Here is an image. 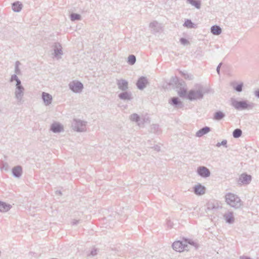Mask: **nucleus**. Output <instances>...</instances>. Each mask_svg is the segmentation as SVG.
Instances as JSON below:
<instances>
[{
  "instance_id": "58836bf2",
  "label": "nucleus",
  "mask_w": 259,
  "mask_h": 259,
  "mask_svg": "<svg viewBox=\"0 0 259 259\" xmlns=\"http://www.w3.org/2000/svg\"><path fill=\"white\" fill-rule=\"evenodd\" d=\"M221 146H223L224 147L227 148V141L226 140H223L221 142H218L216 146L219 147Z\"/></svg>"
},
{
  "instance_id": "f704fd0d",
  "label": "nucleus",
  "mask_w": 259,
  "mask_h": 259,
  "mask_svg": "<svg viewBox=\"0 0 259 259\" xmlns=\"http://www.w3.org/2000/svg\"><path fill=\"white\" fill-rule=\"evenodd\" d=\"M242 132L240 128H236L233 132V136L234 138H239L242 135Z\"/></svg>"
},
{
  "instance_id": "6ab92c4d",
  "label": "nucleus",
  "mask_w": 259,
  "mask_h": 259,
  "mask_svg": "<svg viewBox=\"0 0 259 259\" xmlns=\"http://www.w3.org/2000/svg\"><path fill=\"white\" fill-rule=\"evenodd\" d=\"M41 98L43 100L44 104L46 106H49L50 105L53 100L52 96L47 93L42 92L41 94Z\"/></svg>"
},
{
  "instance_id": "4468645a",
  "label": "nucleus",
  "mask_w": 259,
  "mask_h": 259,
  "mask_svg": "<svg viewBox=\"0 0 259 259\" xmlns=\"http://www.w3.org/2000/svg\"><path fill=\"white\" fill-rule=\"evenodd\" d=\"M168 103L174 106L175 108H183L184 105L182 102L179 99L178 97H172L171 98Z\"/></svg>"
},
{
  "instance_id": "f3484780",
  "label": "nucleus",
  "mask_w": 259,
  "mask_h": 259,
  "mask_svg": "<svg viewBox=\"0 0 259 259\" xmlns=\"http://www.w3.org/2000/svg\"><path fill=\"white\" fill-rule=\"evenodd\" d=\"M149 27L151 29V31L153 33L160 32L162 28L161 24L156 21L151 22L149 24Z\"/></svg>"
},
{
  "instance_id": "20e7f679",
  "label": "nucleus",
  "mask_w": 259,
  "mask_h": 259,
  "mask_svg": "<svg viewBox=\"0 0 259 259\" xmlns=\"http://www.w3.org/2000/svg\"><path fill=\"white\" fill-rule=\"evenodd\" d=\"M201 88H199L197 91L190 90L187 94V99L190 101L202 99L203 98V93Z\"/></svg>"
},
{
  "instance_id": "09e8293b",
  "label": "nucleus",
  "mask_w": 259,
  "mask_h": 259,
  "mask_svg": "<svg viewBox=\"0 0 259 259\" xmlns=\"http://www.w3.org/2000/svg\"><path fill=\"white\" fill-rule=\"evenodd\" d=\"M239 258L240 259H251L250 257L247 256H245V255L240 256Z\"/></svg>"
},
{
  "instance_id": "f03ea898",
  "label": "nucleus",
  "mask_w": 259,
  "mask_h": 259,
  "mask_svg": "<svg viewBox=\"0 0 259 259\" xmlns=\"http://www.w3.org/2000/svg\"><path fill=\"white\" fill-rule=\"evenodd\" d=\"M225 200L227 204L236 209L240 208L243 204L240 198L236 194L228 193L225 195Z\"/></svg>"
},
{
  "instance_id": "72a5a7b5",
  "label": "nucleus",
  "mask_w": 259,
  "mask_h": 259,
  "mask_svg": "<svg viewBox=\"0 0 259 259\" xmlns=\"http://www.w3.org/2000/svg\"><path fill=\"white\" fill-rule=\"evenodd\" d=\"M187 90L185 87L180 89V90L178 91V95L182 98H187Z\"/></svg>"
},
{
  "instance_id": "6e6552de",
  "label": "nucleus",
  "mask_w": 259,
  "mask_h": 259,
  "mask_svg": "<svg viewBox=\"0 0 259 259\" xmlns=\"http://www.w3.org/2000/svg\"><path fill=\"white\" fill-rule=\"evenodd\" d=\"M197 173L199 176L203 178H208L210 176V171L209 169L204 166L198 167L197 169Z\"/></svg>"
},
{
  "instance_id": "f257e3e1",
  "label": "nucleus",
  "mask_w": 259,
  "mask_h": 259,
  "mask_svg": "<svg viewBox=\"0 0 259 259\" xmlns=\"http://www.w3.org/2000/svg\"><path fill=\"white\" fill-rule=\"evenodd\" d=\"M231 101V105L237 110H250L255 106L254 103L247 100L238 101L232 98Z\"/></svg>"
},
{
  "instance_id": "423d86ee",
  "label": "nucleus",
  "mask_w": 259,
  "mask_h": 259,
  "mask_svg": "<svg viewBox=\"0 0 259 259\" xmlns=\"http://www.w3.org/2000/svg\"><path fill=\"white\" fill-rule=\"evenodd\" d=\"M69 88L73 92L80 93L83 89V85L80 81L73 80L69 83Z\"/></svg>"
},
{
  "instance_id": "412c9836",
  "label": "nucleus",
  "mask_w": 259,
  "mask_h": 259,
  "mask_svg": "<svg viewBox=\"0 0 259 259\" xmlns=\"http://www.w3.org/2000/svg\"><path fill=\"white\" fill-rule=\"evenodd\" d=\"M12 172L14 177L19 178L22 174V168L20 165H17L12 168Z\"/></svg>"
},
{
  "instance_id": "f8f14e48",
  "label": "nucleus",
  "mask_w": 259,
  "mask_h": 259,
  "mask_svg": "<svg viewBox=\"0 0 259 259\" xmlns=\"http://www.w3.org/2000/svg\"><path fill=\"white\" fill-rule=\"evenodd\" d=\"M54 51V56L55 57L60 58L59 56L63 55L62 47L59 42H55L53 46Z\"/></svg>"
},
{
  "instance_id": "49530a36",
  "label": "nucleus",
  "mask_w": 259,
  "mask_h": 259,
  "mask_svg": "<svg viewBox=\"0 0 259 259\" xmlns=\"http://www.w3.org/2000/svg\"><path fill=\"white\" fill-rule=\"evenodd\" d=\"M79 220H74L72 222V225H76L79 223Z\"/></svg>"
},
{
  "instance_id": "a211bd4d",
  "label": "nucleus",
  "mask_w": 259,
  "mask_h": 259,
  "mask_svg": "<svg viewBox=\"0 0 259 259\" xmlns=\"http://www.w3.org/2000/svg\"><path fill=\"white\" fill-rule=\"evenodd\" d=\"M50 130L54 133H59L64 130L63 125L61 123L56 122L51 124Z\"/></svg>"
},
{
  "instance_id": "5701e85b",
  "label": "nucleus",
  "mask_w": 259,
  "mask_h": 259,
  "mask_svg": "<svg viewBox=\"0 0 259 259\" xmlns=\"http://www.w3.org/2000/svg\"><path fill=\"white\" fill-rule=\"evenodd\" d=\"M12 207V206L5 202L0 201V212H6L8 211Z\"/></svg>"
},
{
  "instance_id": "a19ab883",
  "label": "nucleus",
  "mask_w": 259,
  "mask_h": 259,
  "mask_svg": "<svg viewBox=\"0 0 259 259\" xmlns=\"http://www.w3.org/2000/svg\"><path fill=\"white\" fill-rule=\"evenodd\" d=\"M150 121V118L149 117H144L141 119V125H144L145 123L148 122L149 123Z\"/></svg>"
},
{
  "instance_id": "ea45409f",
  "label": "nucleus",
  "mask_w": 259,
  "mask_h": 259,
  "mask_svg": "<svg viewBox=\"0 0 259 259\" xmlns=\"http://www.w3.org/2000/svg\"><path fill=\"white\" fill-rule=\"evenodd\" d=\"M180 42H181V44L182 45H183L184 46H186L190 44L188 40L184 37H182L180 39Z\"/></svg>"
},
{
  "instance_id": "2eb2a0df",
  "label": "nucleus",
  "mask_w": 259,
  "mask_h": 259,
  "mask_svg": "<svg viewBox=\"0 0 259 259\" xmlns=\"http://www.w3.org/2000/svg\"><path fill=\"white\" fill-rule=\"evenodd\" d=\"M206 188L200 184L195 185L193 187L194 193L198 196L203 195L205 193Z\"/></svg>"
},
{
  "instance_id": "cd10ccee",
  "label": "nucleus",
  "mask_w": 259,
  "mask_h": 259,
  "mask_svg": "<svg viewBox=\"0 0 259 259\" xmlns=\"http://www.w3.org/2000/svg\"><path fill=\"white\" fill-rule=\"evenodd\" d=\"M225 117V114L221 111H218L213 114V119L215 120H221Z\"/></svg>"
},
{
  "instance_id": "9d476101",
  "label": "nucleus",
  "mask_w": 259,
  "mask_h": 259,
  "mask_svg": "<svg viewBox=\"0 0 259 259\" xmlns=\"http://www.w3.org/2000/svg\"><path fill=\"white\" fill-rule=\"evenodd\" d=\"M149 83L148 80L146 77L141 76L138 79L136 85L138 89L140 90H144Z\"/></svg>"
},
{
  "instance_id": "1a4fd4ad",
  "label": "nucleus",
  "mask_w": 259,
  "mask_h": 259,
  "mask_svg": "<svg viewBox=\"0 0 259 259\" xmlns=\"http://www.w3.org/2000/svg\"><path fill=\"white\" fill-rule=\"evenodd\" d=\"M170 84L175 85L177 88L181 89L185 87L186 83L182 79L179 78L177 76L172 77L170 81Z\"/></svg>"
},
{
  "instance_id": "79ce46f5",
  "label": "nucleus",
  "mask_w": 259,
  "mask_h": 259,
  "mask_svg": "<svg viewBox=\"0 0 259 259\" xmlns=\"http://www.w3.org/2000/svg\"><path fill=\"white\" fill-rule=\"evenodd\" d=\"M20 64L19 62V61H17L16 62V65H15V73L16 74H19L20 72V70L19 69V67H18V65Z\"/></svg>"
},
{
  "instance_id": "aec40b11",
  "label": "nucleus",
  "mask_w": 259,
  "mask_h": 259,
  "mask_svg": "<svg viewBox=\"0 0 259 259\" xmlns=\"http://www.w3.org/2000/svg\"><path fill=\"white\" fill-rule=\"evenodd\" d=\"M117 85L119 90L125 91L128 89V82L124 79H118L117 80Z\"/></svg>"
},
{
  "instance_id": "b1692460",
  "label": "nucleus",
  "mask_w": 259,
  "mask_h": 259,
  "mask_svg": "<svg viewBox=\"0 0 259 259\" xmlns=\"http://www.w3.org/2000/svg\"><path fill=\"white\" fill-rule=\"evenodd\" d=\"M219 208L218 202L209 201L207 203V209L208 210H216Z\"/></svg>"
},
{
  "instance_id": "4c0bfd02",
  "label": "nucleus",
  "mask_w": 259,
  "mask_h": 259,
  "mask_svg": "<svg viewBox=\"0 0 259 259\" xmlns=\"http://www.w3.org/2000/svg\"><path fill=\"white\" fill-rule=\"evenodd\" d=\"M16 81V84H19L20 83H21V80H20V79L18 78V77L17 76V75L15 74L12 75L11 76V77L10 79V82H13V81Z\"/></svg>"
},
{
  "instance_id": "c85d7f7f",
  "label": "nucleus",
  "mask_w": 259,
  "mask_h": 259,
  "mask_svg": "<svg viewBox=\"0 0 259 259\" xmlns=\"http://www.w3.org/2000/svg\"><path fill=\"white\" fill-rule=\"evenodd\" d=\"M188 4H191L197 9L201 8V1L200 0H186Z\"/></svg>"
},
{
  "instance_id": "bb28decb",
  "label": "nucleus",
  "mask_w": 259,
  "mask_h": 259,
  "mask_svg": "<svg viewBox=\"0 0 259 259\" xmlns=\"http://www.w3.org/2000/svg\"><path fill=\"white\" fill-rule=\"evenodd\" d=\"M130 119L132 121L137 123L139 126H141V118L138 114H132L130 116Z\"/></svg>"
},
{
  "instance_id": "0eeeda50",
  "label": "nucleus",
  "mask_w": 259,
  "mask_h": 259,
  "mask_svg": "<svg viewBox=\"0 0 259 259\" xmlns=\"http://www.w3.org/2000/svg\"><path fill=\"white\" fill-rule=\"evenodd\" d=\"M172 248L178 252H182L184 250H188V245L183 241H177L174 242L172 244Z\"/></svg>"
},
{
  "instance_id": "473e14b6",
  "label": "nucleus",
  "mask_w": 259,
  "mask_h": 259,
  "mask_svg": "<svg viewBox=\"0 0 259 259\" xmlns=\"http://www.w3.org/2000/svg\"><path fill=\"white\" fill-rule=\"evenodd\" d=\"M233 89L237 92H241L242 91L243 87V83L242 82L239 83H234L233 85Z\"/></svg>"
},
{
  "instance_id": "a18cd8bd",
  "label": "nucleus",
  "mask_w": 259,
  "mask_h": 259,
  "mask_svg": "<svg viewBox=\"0 0 259 259\" xmlns=\"http://www.w3.org/2000/svg\"><path fill=\"white\" fill-rule=\"evenodd\" d=\"M152 126V129H153L154 131H156L158 128V124H154Z\"/></svg>"
},
{
  "instance_id": "3c124183",
  "label": "nucleus",
  "mask_w": 259,
  "mask_h": 259,
  "mask_svg": "<svg viewBox=\"0 0 259 259\" xmlns=\"http://www.w3.org/2000/svg\"><path fill=\"white\" fill-rule=\"evenodd\" d=\"M56 194H59V195H62V192L60 191H57L56 192Z\"/></svg>"
},
{
  "instance_id": "9b49d317",
  "label": "nucleus",
  "mask_w": 259,
  "mask_h": 259,
  "mask_svg": "<svg viewBox=\"0 0 259 259\" xmlns=\"http://www.w3.org/2000/svg\"><path fill=\"white\" fill-rule=\"evenodd\" d=\"M251 179L252 177L250 175L243 173L240 176L238 180V183L239 184L247 185L250 183Z\"/></svg>"
},
{
  "instance_id": "603ef678",
  "label": "nucleus",
  "mask_w": 259,
  "mask_h": 259,
  "mask_svg": "<svg viewBox=\"0 0 259 259\" xmlns=\"http://www.w3.org/2000/svg\"><path fill=\"white\" fill-rule=\"evenodd\" d=\"M159 148H160V147H158V146H156L155 147V149L156 150H157V151H159Z\"/></svg>"
},
{
  "instance_id": "c9c22d12",
  "label": "nucleus",
  "mask_w": 259,
  "mask_h": 259,
  "mask_svg": "<svg viewBox=\"0 0 259 259\" xmlns=\"http://www.w3.org/2000/svg\"><path fill=\"white\" fill-rule=\"evenodd\" d=\"M136 62V57L134 55H130L128 56L127 58V63L131 65H133L135 64Z\"/></svg>"
},
{
  "instance_id": "39448f33",
  "label": "nucleus",
  "mask_w": 259,
  "mask_h": 259,
  "mask_svg": "<svg viewBox=\"0 0 259 259\" xmlns=\"http://www.w3.org/2000/svg\"><path fill=\"white\" fill-rule=\"evenodd\" d=\"M16 88L15 90V98L18 103H22V99L24 95L25 89L24 87L20 83L15 85Z\"/></svg>"
},
{
  "instance_id": "ddd939ff",
  "label": "nucleus",
  "mask_w": 259,
  "mask_h": 259,
  "mask_svg": "<svg viewBox=\"0 0 259 259\" xmlns=\"http://www.w3.org/2000/svg\"><path fill=\"white\" fill-rule=\"evenodd\" d=\"M223 218L227 224H232L235 222V217L233 211H227L224 214Z\"/></svg>"
},
{
  "instance_id": "de8ad7c7",
  "label": "nucleus",
  "mask_w": 259,
  "mask_h": 259,
  "mask_svg": "<svg viewBox=\"0 0 259 259\" xmlns=\"http://www.w3.org/2000/svg\"><path fill=\"white\" fill-rule=\"evenodd\" d=\"M254 95H255V97H256L257 98H259V89L256 90L254 92Z\"/></svg>"
},
{
  "instance_id": "dca6fc26",
  "label": "nucleus",
  "mask_w": 259,
  "mask_h": 259,
  "mask_svg": "<svg viewBox=\"0 0 259 259\" xmlns=\"http://www.w3.org/2000/svg\"><path fill=\"white\" fill-rule=\"evenodd\" d=\"M118 97L120 100L124 101H131L133 98L132 93L127 91H122L118 94Z\"/></svg>"
},
{
  "instance_id": "2f4dec72",
  "label": "nucleus",
  "mask_w": 259,
  "mask_h": 259,
  "mask_svg": "<svg viewBox=\"0 0 259 259\" xmlns=\"http://www.w3.org/2000/svg\"><path fill=\"white\" fill-rule=\"evenodd\" d=\"M70 19L72 21H79L81 19V16L80 14L72 13L70 15Z\"/></svg>"
},
{
  "instance_id": "37998d69",
  "label": "nucleus",
  "mask_w": 259,
  "mask_h": 259,
  "mask_svg": "<svg viewBox=\"0 0 259 259\" xmlns=\"http://www.w3.org/2000/svg\"><path fill=\"white\" fill-rule=\"evenodd\" d=\"M97 249L96 248H93L91 251L90 255H92V256H94L97 254Z\"/></svg>"
},
{
  "instance_id": "a878e982",
  "label": "nucleus",
  "mask_w": 259,
  "mask_h": 259,
  "mask_svg": "<svg viewBox=\"0 0 259 259\" xmlns=\"http://www.w3.org/2000/svg\"><path fill=\"white\" fill-rule=\"evenodd\" d=\"M12 10L16 12H19L22 8V4L19 2H16L12 4Z\"/></svg>"
},
{
  "instance_id": "e433bc0d",
  "label": "nucleus",
  "mask_w": 259,
  "mask_h": 259,
  "mask_svg": "<svg viewBox=\"0 0 259 259\" xmlns=\"http://www.w3.org/2000/svg\"><path fill=\"white\" fill-rule=\"evenodd\" d=\"M181 75L186 79L188 80H192L193 79V76L192 75L188 74L187 73H185L183 71H180Z\"/></svg>"
},
{
  "instance_id": "c03bdc74",
  "label": "nucleus",
  "mask_w": 259,
  "mask_h": 259,
  "mask_svg": "<svg viewBox=\"0 0 259 259\" xmlns=\"http://www.w3.org/2000/svg\"><path fill=\"white\" fill-rule=\"evenodd\" d=\"M222 64V63H220L218 65V66H217V73H218L219 74H220V67H221V66Z\"/></svg>"
},
{
  "instance_id": "8fccbe9b",
  "label": "nucleus",
  "mask_w": 259,
  "mask_h": 259,
  "mask_svg": "<svg viewBox=\"0 0 259 259\" xmlns=\"http://www.w3.org/2000/svg\"><path fill=\"white\" fill-rule=\"evenodd\" d=\"M167 225H168V226H169L170 227H172V223L171 222V221L170 220L167 221Z\"/></svg>"
},
{
  "instance_id": "c756f323",
  "label": "nucleus",
  "mask_w": 259,
  "mask_h": 259,
  "mask_svg": "<svg viewBox=\"0 0 259 259\" xmlns=\"http://www.w3.org/2000/svg\"><path fill=\"white\" fill-rule=\"evenodd\" d=\"M184 242L188 245V244L194 246L195 248V249H198L199 247L198 244H197L196 242H195L194 241L192 240V239H188V238H184Z\"/></svg>"
},
{
  "instance_id": "393cba45",
  "label": "nucleus",
  "mask_w": 259,
  "mask_h": 259,
  "mask_svg": "<svg viewBox=\"0 0 259 259\" xmlns=\"http://www.w3.org/2000/svg\"><path fill=\"white\" fill-rule=\"evenodd\" d=\"M210 32L213 35H218L221 33L222 29L219 26L214 25L211 27Z\"/></svg>"
},
{
  "instance_id": "7c9ffc66",
  "label": "nucleus",
  "mask_w": 259,
  "mask_h": 259,
  "mask_svg": "<svg viewBox=\"0 0 259 259\" xmlns=\"http://www.w3.org/2000/svg\"><path fill=\"white\" fill-rule=\"evenodd\" d=\"M183 26L188 28H193L195 27L196 25L190 19H187L183 24Z\"/></svg>"
},
{
  "instance_id": "4be33fe9",
  "label": "nucleus",
  "mask_w": 259,
  "mask_h": 259,
  "mask_svg": "<svg viewBox=\"0 0 259 259\" xmlns=\"http://www.w3.org/2000/svg\"><path fill=\"white\" fill-rule=\"evenodd\" d=\"M211 131L210 127L208 126H204L199 130H198L196 133V136L197 137H201L205 134H207Z\"/></svg>"
},
{
  "instance_id": "7ed1b4c3",
  "label": "nucleus",
  "mask_w": 259,
  "mask_h": 259,
  "mask_svg": "<svg viewBox=\"0 0 259 259\" xmlns=\"http://www.w3.org/2000/svg\"><path fill=\"white\" fill-rule=\"evenodd\" d=\"M87 122L81 120L74 119L72 122V129L77 132H82L86 131Z\"/></svg>"
}]
</instances>
